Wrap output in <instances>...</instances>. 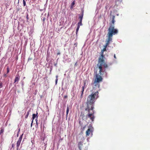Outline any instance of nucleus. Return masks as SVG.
Instances as JSON below:
<instances>
[{
    "label": "nucleus",
    "instance_id": "f257e3e1",
    "mask_svg": "<svg viewBox=\"0 0 150 150\" xmlns=\"http://www.w3.org/2000/svg\"><path fill=\"white\" fill-rule=\"evenodd\" d=\"M98 91L95 93H92L87 98L86 106L85 108L86 111H88V113L86 116L90 118L92 121L94 119L93 104L98 97Z\"/></svg>",
    "mask_w": 150,
    "mask_h": 150
},
{
    "label": "nucleus",
    "instance_id": "f03ea898",
    "mask_svg": "<svg viewBox=\"0 0 150 150\" xmlns=\"http://www.w3.org/2000/svg\"><path fill=\"white\" fill-rule=\"evenodd\" d=\"M106 51V49L104 48L101 50L100 56L99 57L98 59V63L97 64V67L99 69V73L100 75L102 74V72H104L105 70H104L103 66L105 68H107L108 66L104 60L105 56L103 55V52Z\"/></svg>",
    "mask_w": 150,
    "mask_h": 150
},
{
    "label": "nucleus",
    "instance_id": "7ed1b4c3",
    "mask_svg": "<svg viewBox=\"0 0 150 150\" xmlns=\"http://www.w3.org/2000/svg\"><path fill=\"white\" fill-rule=\"evenodd\" d=\"M115 26L111 25L109 26L108 29V32L107 35H109L112 37L113 35L117 34L118 33V30L117 29L115 28Z\"/></svg>",
    "mask_w": 150,
    "mask_h": 150
},
{
    "label": "nucleus",
    "instance_id": "20e7f679",
    "mask_svg": "<svg viewBox=\"0 0 150 150\" xmlns=\"http://www.w3.org/2000/svg\"><path fill=\"white\" fill-rule=\"evenodd\" d=\"M103 69L104 70H105V71L104 72H102V75H100V73L99 74H100V75H98V74H97L96 75V79H95V80L97 82L99 83L100 82L102 81L103 78H102V77L100 76L101 75H103V74H105L106 76L107 75V73L105 71V69H104V68H105L103 66Z\"/></svg>",
    "mask_w": 150,
    "mask_h": 150
},
{
    "label": "nucleus",
    "instance_id": "39448f33",
    "mask_svg": "<svg viewBox=\"0 0 150 150\" xmlns=\"http://www.w3.org/2000/svg\"><path fill=\"white\" fill-rule=\"evenodd\" d=\"M110 18H111V21L110 22L109 25V26H111V25L112 26H115V16L114 15H112V13H110Z\"/></svg>",
    "mask_w": 150,
    "mask_h": 150
},
{
    "label": "nucleus",
    "instance_id": "423d86ee",
    "mask_svg": "<svg viewBox=\"0 0 150 150\" xmlns=\"http://www.w3.org/2000/svg\"><path fill=\"white\" fill-rule=\"evenodd\" d=\"M112 37L109 35H108V38L106 40V43L107 45H109L110 42H112Z\"/></svg>",
    "mask_w": 150,
    "mask_h": 150
},
{
    "label": "nucleus",
    "instance_id": "0eeeda50",
    "mask_svg": "<svg viewBox=\"0 0 150 150\" xmlns=\"http://www.w3.org/2000/svg\"><path fill=\"white\" fill-rule=\"evenodd\" d=\"M38 112H37L36 114H33V117H32V119L33 120L32 121V122L31 124V125H32V123L33 122V120L35 119V117H36V119H35V121H36V123H37V121H38V116L37 115H38Z\"/></svg>",
    "mask_w": 150,
    "mask_h": 150
},
{
    "label": "nucleus",
    "instance_id": "6e6552de",
    "mask_svg": "<svg viewBox=\"0 0 150 150\" xmlns=\"http://www.w3.org/2000/svg\"><path fill=\"white\" fill-rule=\"evenodd\" d=\"M92 131L91 129L90 128H88L86 132V136H88L91 133L92 134Z\"/></svg>",
    "mask_w": 150,
    "mask_h": 150
},
{
    "label": "nucleus",
    "instance_id": "1a4fd4ad",
    "mask_svg": "<svg viewBox=\"0 0 150 150\" xmlns=\"http://www.w3.org/2000/svg\"><path fill=\"white\" fill-rule=\"evenodd\" d=\"M19 80V77L18 75L16 76L15 79L14 80V83L15 84L16 86V83H18V81Z\"/></svg>",
    "mask_w": 150,
    "mask_h": 150
},
{
    "label": "nucleus",
    "instance_id": "9d476101",
    "mask_svg": "<svg viewBox=\"0 0 150 150\" xmlns=\"http://www.w3.org/2000/svg\"><path fill=\"white\" fill-rule=\"evenodd\" d=\"M83 143L82 142H79L78 144V147L79 148L80 150H81V149L83 146Z\"/></svg>",
    "mask_w": 150,
    "mask_h": 150
},
{
    "label": "nucleus",
    "instance_id": "9b49d317",
    "mask_svg": "<svg viewBox=\"0 0 150 150\" xmlns=\"http://www.w3.org/2000/svg\"><path fill=\"white\" fill-rule=\"evenodd\" d=\"M92 84H93L95 86H98V87H99V83L97 82L95 80L92 83Z\"/></svg>",
    "mask_w": 150,
    "mask_h": 150
},
{
    "label": "nucleus",
    "instance_id": "f8f14e48",
    "mask_svg": "<svg viewBox=\"0 0 150 150\" xmlns=\"http://www.w3.org/2000/svg\"><path fill=\"white\" fill-rule=\"evenodd\" d=\"M83 12H82V13L81 15L79 16L80 21H82V20L83 18Z\"/></svg>",
    "mask_w": 150,
    "mask_h": 150
},
{
    "label": "nucleus",
    "instance_id": "ddd939ff",
    "mask_svg": "<svg viewBox=\"0 0 150 150\" xmlns=\"http://www.w3.org/2000/svg\"><path fill=\"white\" fill-rule=\"evenodd\" d=\"M30 111V110H28V111L27 112V114L25 116V118H27L28 116V115L29 114V112Z\"/></svg>",
    "mask_w": 150,
    "mask_h": 150
},
{
    "label": "nucleus",
    "instance_id": "4468645a",
    "mask_svg": "<svg viewBox=\"0 0 150 150\" xmlns=\"http://www.w3.org/2000/svg\"><path fill=\"white\" fill-rule=\"evenodd\" d=\"M77 25V27H80V25H82V21H79V22L78 23Z\"/></svg>",
    "mask_w": 150,
    "mask_h": 150
},
{
    "label": "nucleus",
    "instance_id": "2eb2a0df",
    "mask_svg": "<svg viewBox=\"0 0 150 150\" xmlns=\"http://www.w3.org/2000/svg\"><path fill=\"white\" fill-rule=\"evenodd\" d=\"M69 112V107L68 106H67V111H66V115H67V116Z\"/></svg>",
    "mask_w": 150,
    "mask_h": 150
},
{
    "label": "nucleus",
    "instance_id": "dca6fc26",
    "mask_svg": "<svg viewBox=\"0 0 150 150\" xmlns=\"http://www.w3.org/2000/svg\"><path fill=\"white\" fill-rule=\"evenodd\" d=\"M80 27H77L76 29V34L77 35V34L78 32L79 31V28Z\"/></svg>",
    "mask_w": 150,
    "mask_h": 150
},
{
    "label": "nucleus",
    "instance_id": "f3484780",
    "mask_svg": "<svg viewBox=\"0 0 150 150\" xmlns=\"http://www.w3.org/2000/svg\"><path fill=\"white\" fill-rule=\"evenodd\" d=\"M82 88V90L81 91V94H83V91H84V86H83Z\"/></svg>",
    "mask_w": 150,
    "mask_h": 150
},
{
    "label": "nucleus",
    "instance_id": "a211bd4d",
    "mask_svg": "<svg viewBox=\"0 0 150 150\" xmlns=\"http://www.w3.org/2000/svg\"><path fill=\"white\" fill-rule=\"evenodd\" d=\"M4 131V130L3 129H1V130L0 131V135L2 133H3Z\"/></svg>",
    "mask_w": 150,
    "mask_h": 150
},
{
    "label": "nucleus",
    "instance_id": "6ab92c4d",
    "mask_svg": "<svg viewBox=\"0 0 150 150\" xmlns=\"http://www.w3.org/2000/svg\"><path fill=\"white\" fill-rule=\"evenodd\" d=\"M23 134H22L21 135L20 137H19V141H21V139H22V136H23Z\"/></svg>",
    "mask_w": 150,
    "mask_h": 150
},
{
    "label": "nucleus",
    "instance_id": "aec40b11",
    "mask_svg": "<svg viewBox=\"0 0 150 150\" xmlns=\"http://www.w3.org/2000/svg\"><path fill=\"white\" fill-rule=\"evenodd\" d=\"M108 45H107V44L106 43L105 45L104 46V48H105L106 49L107 47L108 46Z\"/></svg>",
    "mask_w": 150,
    "mask_h": 150
},
{
    "label": "nucleus",
    "instance_id": "412c9836",
    "mask_svg": "<svg viewBox=\"0 0 150 150\" xmlns=\"http://www.w3.org/2000/svg\"><path fill=\"white\" fill-rule=\"evenodd\" d=\"M56 79L55 83H56V84H57V80H58V79H57L58 76H56Z\"/></svg>",
    "mask_w": 150,
    "mask_h": 150
},
{
    "label": "nucleus",
    "instance_id": "4be33fe9",
    "mask_svg": "<svg viewBox=\"0 0 150 150\" xmlns=\"http://www.w3.org/2000/svg\"><path fill=\"white\" fill-rule=\"evenodd\" d=\"M9 72V69L8 68V67L7 68V73H8Z\"/></svg>",
    "mask_w": 150,
    "mask_h": 150
},
{
    "label": "nucleus",
    "instance_id": "5701e85b",
    "mask_svg": "<svg viewBox=\"0 0 150 150\" xmlns=\"http://www.w3.org/2000/svg\"><path fill=\"white\" fill-rule=\"evenodd\" d=\"M18 143H19V140L17 142V150H18Z\"/></svg>",
    "mask_w": 150,
    "mask_h": 150
},
{
    "label": "nucleus",
    "instance_id": "b1692460",
    "mask_svg": "<svg viewBox=\"0 0 150 150\" xmlns=\"http://www.w3.org/2000/svg\"><path fill=\"white\" fill-rule=\"evenodd\" d=\"M23 4L24 6H25V5L26 3L25 0H23Z\"/></svg>",
    "mask_w": 150,
    "mask_h": 150
},
{
    "label": "nucleus",
    "instance_id": "393cba45",
    "mask_svg": "<svg viewBox=\"0 0 150 150\" xmlns=\"http://www.w3.org/2000/svg\"><path fill=\"white\" fill-rule=\"evenodd\" d=\"M45 18H43L42 19V21H43V23H45Z\"/></svg>",
    "mask_w": 150,
    "mask_h": 150
},
{
    "label": "nucleus",
    "instance_id": "a878e982",
    "mask_svg": "<svg viewBox=\"0 0 150 150\" xmlns=\"http://www.w3.org/2000/svg\"><path fill=\"white\" fill-rule=\"evenodd\" d=\"M2 83H0V88H2Z\"/></svg>",
    "mask_w": 150,
    "mask_h": 150
},
{
    "label": "nucleus",
    "instance_id": "bb28decb",
    "mask_svg": "<svg viewBox=\"0 0 150 150\" xmlns=\"http://www.w3.org/2000/svg\"><path fill=\"white\" fill-rule=\"evenodd\" d=\"M83 85H84V86H84V88H85V86H86V82H85L84 83Z\"/></svg>",
    "mask_w": 150,
    "mask_h": 150
},
{
    "label": "nucleus",
    "instance_id": "cd10ccee",
    "mask_svg": "<svg viewBox=\"0 0 150 150\" xmlns=\"http://www.w3.org/2000/svg\"><path fill=\"white\" fill-rule=\"evenodd\" d=\"M4 76L5 78L7 76V75L6 74H5L4 75Z\"/></svg>",
    "mask_w": 150,
    "mask_h": 150
},
{
    "label": "nucleus",
    "instance_id": "c85d7f7f",
    "mask_svg": "<svg viewBox=\"0 0 150 150\" xmlns=\"http://www.w3.org/2000/svg\"><path fill=\"white\" fill-rule=\"evenodd\" d=\"M74 4H75L74 1L72 2V5H74Z\"/></svg>",
    "mask_w": 150,
    "mask_h": 150
},
{
    "label": "nucleus",
    "instance_id": "c756f323",
    "mask_svg": "<svg viewBox=\"0 0 150 150\" xmlns=\"http://www.w3.org/2000/svg\"><path fill=\"white\" fill-rule=\"evenodd\" d=\"M26 18H27V19L28 20V19H29V18H28V14H27L26 16Z\"/></svg>",
    "mask_w": 150,
    "mask_h": 150
},
{
    "label": "nucleus",
    "instance_id": "7c9ffc66",
    "mask_svg": "<svg viewBox=\"0 0 150 150\" xmlns=\"http://www.w3.org/2000/svg\"><path fill=\"white\" fill-rule=\"evenodd\" d=\"M77 65V62H76L75 64V66H76Z\"/></svg>",
    "mask_w": 150,
    "mask_h": 150
},
{
    "label": "nucleus",
    "instance_id": "2f4dec72",
    "mask_svg": "<svg viewBox=\"0 0 150 150\" xmlns=\"http://www.w3.org/2000/svg\"><path fill=\"white\" fill-rule=\"evenodd\" d=\"M83 97V94H81V98H82Z\"/></svg>",
    "mask_w": 150,
    "mask_h": 150
},
{
    "label": "nucleus",
    "instance_id": "473e14b6",
    "mask_svg": "<svg viewBox=\"0 0 150 150\" xmlns=\"http://www.w3.org/2000/svg\"><path fill=\"white\" fill-rule=\"evenodd\" d=\"M18 135H19V131H18V132H17V137H18Z\"/></svg>",
    "mask_w": 150,
    "mask_h": 150
},
{
    "label": "nucleus",
    "instance_id": "72a5a7b5",
    "mask_svg": "<svg viewBox=\"0 0 150 150\" xmlns=\"http://www.w3.org/2000/svg\"><path fill=\"white\" fill-rule=\"evenodd\" d=\"M32 59L31 58H29L28 60H32Z\"/></svg>",
    "mask_w": 150,
    "mask_h": 150
},
{
    "label": "nucleus",
    "instance_id": "f704fd0d",
    "mask_svg": "<svg viewBox=\"0 0 150 150\" xmlns=\"http://www.w3.org/2000/svg\"><path fill=\"white\" fill-rule=\"evenodd\" d=\"M60 54V53L59 52H58V53H57V55H59Z\"/></svg>",
    "mask_w": 150,
    "mask_h": 150
},
{
    "label": "nucleus",
    "instance_id": "c9c22d12",
    "mask_svg": "<svg viewBox=\"0 0 150 150\" xmlns=\"http://www.w3.org/2000/svg\"><path fill=\"white\" fill-rule=\"evenodd\" d=\"M114 57L115 58V59H116V56H115V54H114Z\"/></svg>",
    "mask_w": 150,
    "mask_h": 150
},
{
    "label": "nucleus",
    "instance_id": "e433bc0d",
    "mask_svg": "<svg viewBox=\"0 0 150 150\" xmlns=\"http://www.w3.org/2000/svg\"><path fill=\"white\" fill-rule=\"evenodd\" d=\"M67 97V96H64V98H66Z\"/></svg>",
    "mask_w": 150,
    "mask_h": 150
},
{
    "label": "nucleus",
    "instance_id": "4c0bfd02",
    "mask_svg": "<svg viewBox=\"0 0 150 150\" xmlns=\"http://www.w3.org/2000/svg\"><path fill=\"white\" fill-rule=\"evenodd\" d=\"M16 59H17V60L18 59V57H17V58H16Z\"/></svg>",
    "mask_w": 150,
    "mask_h": 150
},
{
    "label": "nucleus",
    "instance_id": "58836bf2",
    "mask_svg": "<svg viewBox=\"0 0 150 150\" xmlns=\"http://www.w3.org/2000/svg\"><path fill=\"white\" fill-rule=\"evenodd\" d=\"M12 147H13V144H12Z\"/></svg>",
    "mask_w": 150,
    "mask_h": 150
},
{
    "label": "nucleus",
    "instance_id": "ea45409f",
    "mask_svg": "<svg viewBox=\"0 0 150 150\" xmlns=\"http://www.w3.org/2000/svg\"><path fill=\"white\" fill-rule=\"evenodd\" d=\"M18 27H19V26H18Z\"/></svg>",
    "mask_w": 150,
    "mask_h": 150
},
{
    "label": "nucleus",
    "instance_id": "a19ab883",
    "mask_svg": "<svg viewBox=\"0 0 150 150\" xmlns=\"http://www.w3.org/2000/svg\"><path fill=\"white\" fill-rule=\"evenodd\" d=\"M18 3H19V0H18Z\"/></svg>",
    "mask_w": 150,
    "mask_h": 150
}]
</instances>
